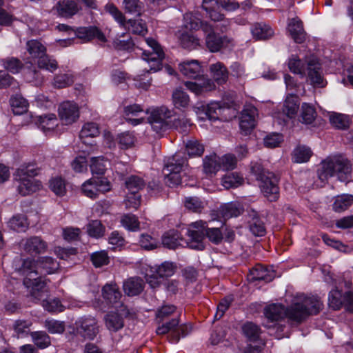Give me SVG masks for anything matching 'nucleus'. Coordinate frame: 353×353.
Wrapping results in <instances>:
<instances>
[{"label": "nucleus", "mask_w": 353, "mask_h": 353, "mask_svg": "<svg viewBox=\"0 0 353 353\" xmlns=\"http://www.w3.org/2000/svg\"><path fill=\"white\" fill-rule=\"evenodd\" d=\"M330 121L334 128L339 130H346L350 127V124L348 116L336 112L330 114Z\"/></svg>", "instance_id": "38"}, {"label": "nucleus", "mask_w": 353, "mask_h": 353, "mask_svg": "<svg viewBox=\"0 0 353 353\" xmlns=\"http://www.w3.org/2000/svg\"><path fill=\"white\" fill-rule=\"evenodd\" d=\"M210 72L214 81L219 85L225 83L228 79V72L226 67L221 62L210 65Z\"/></svg>", "instance_id": "32"}, {"label": "nucleus", "mask_w": 353, "mask_h": 353, "mask_svg": "<svg viewBox=\"0 0 353 353\" xmlns=\"http://www.w3.org/2000/svg\"><path fill=\"white\" fill-rule=\"evenodd\" d=\"M27 50L34 58H39L46 54V47L37 40H31L27 43Z\"/></svg>", "instance_id": "54"}, {"label": "nucleus", "mask_w": 353, "mask_h": 353, "mask_svg": "<svg viewBox=\"0 0 353 353\" xmlns=\"http://www.w3.org/2000/svg\"><path fill=\"white\" fill-rule=\"evenodd\" d=\"M81 7L73 0H63L58 3L59 14L64 17H71L76 14Z\"/></svg>", "instance_id": "29"}, {"label": "nucleus", "mask_w": 353, "mask_h": 353, "mask_svg": "<svg viewBox=\"0 0 353 353\" xmlns=\"http://www.w3.org/2000/svg\"><path fill=\"white\" fill-rule=\"evenodd\" d=\"M108 162L102 157H93L91 159L90 170L93 174L103 175Z\"/></svg>", "instance_id": "53"}, {"label": "nucleus", "mask_w": 353, "mask_h": 353, "mask_svg": "<svg viewBox=\"0 0 353 353\" xmlns=\"http://www.w3.org/2000/svg\"><path fill=\"white\" fill-rule=\"evenodd\" d=\"M245 336L250 341H256L260 333L259 327L252 322H247L242 327Z\"/></svg>", "instance_id": "61"}, {"label": "nucleus", "mask_w": 353, "mask_h": 353, "mask_svg": "<svg viewBox=\"0 0 353 353\" xmlns=\"http://www.w3.org/2000/svg\"><path fill=\"white\" fill-rule=\"evenodd\" d=\"M172 101L176 108H185L190 104V97L183 90L177 88L172 93Z\"/></svg>", "instance_id": "43"}, {"label": "nucleus", "mask_w": 353, "mask_h": 353, "mask_svg": "<svg viewBox=\"0 0 353 353\" xmlns=\"http://www.w3.org/2000/svg\"><path fill=\"white\" fill-rule=\"evenodd\" d=\"M243 177L239 173L232 172L225 174L221 179L222 185L226 188H234L243 183Z\"/></svg>", "instance_id": "39"}, {"label": "nucleus", "mask_w": 353, "mask_h": 353, "mask_svg": "<svg viewBox=\"0 0 353 353\" xmlns=\"http://www.w3.org/2000/svg\"><path fill=\"white\" fill-rule=\"evenodd\" d=\"M187 239L184 240L177 230H172L165 232L162 236V244L164 247L169 249H176L183 245V242L186 244Z\"/></svg>", "instance_id": "25"}, {"label": "nucleus", "mask_w": 353, "mask_h": 353, "mask_svg": "<svg viewBox=\"0 0 353 353\" xmlns=\"http://www.w3.org/2000/svg\"><path fill=\"white\" fill-rule=\"evenodd\" d=\"M75 330L84 339L92 340L98 334L99 327L97 319L92 316H84L75 322Z\"/></svg>", "instance_id": "11"}, {"label": "nucleus", "mask_w": 353, "mask_h": 353, "mask_svg": "<svg viewBox=\"0 0 353 353\" xmlns=\"http://www.w3.org/2000/svg\"><path fill=\"white\" fill-rule=\"evenodd\" d=\"M181 46L189 50L196 48L200 45V40L196 37L190 33H183L179 37Z\"/></svg>", "instance_id": "51"}, {"label": "nucleus", "mask_w": 353, "mask_h": 353, "mask_svg": "<svg viewBox=\"0 0 353 353\" xmlns=\"http://www.w3.org/2000/svg\"><path fill=\"white\" fill-rule=\"evenodd\" d=\"M187 236L188 246L199 250L205 248L203 242L205 236L214 244H219L223 240V234L219 228H209L207 223L201 220L188 225Z\"/></svg>", "instance_id": "2"}, {"label": "nucleus", "mask_w": 353, "mask_h": 353, "mask_svg": "<svg viewBox=\"0 0 353 353\" xmlns=\"http://www.w3.org/2000/svg\"><path fill=\"white\" fill-rule=\"evenodd\" d=\"M30 335L32 338V341L37 347L44 349L50 345V337L46 332H32Z\"/></svg>", "instance_id": "40"}, {"label": "nucleus", "mask_w": 353, "mask_h": 353, "mask_svg": "<svg viewBox=\"0 0 353 353\" xmlns=\"http://www.w3.org/2000/svg\"><path fill=\"white\" fill-rule=\"evenodd\" d=\"M185 148L187 153L190 157L201 156L204 152V146L196 139L188 141Z\"/></svg>", "instance_id": "59"}, {"label": "nucleus", "mask_w": 353, "mask_h": 353, "mask_svg": "<svg viewBox=\"0 0 353 353\" xmlns=\"http://www.w3.org/2000/svg\"><path fill=\"white\" fill-rule=\"evenodd\" d=\"M125 12L134 16H141L143 12V3L139 0H123Z\"/></svg>", "instance_id": "45"}, {"label": "nucleus", "mask_w": 353, "mask_h": 353, "mask_svg": "<svg viewBox=\"0 0 353 353\" xmlns=\"http://www.w3.org/2000/svg\"><path fill=\"white\" fill-rule=\"evenodd\" d=\"M8 226L10 229L17 232H25L28 228V223L24 216L17 215L10 219Z\"/></svg>", "instance_id": "50"}, {"label": "nucleus", "mask_w": 353, "mask_h": 353, "mask_svg": "<svg viewBox=\"0 0 353 353\" xmlns=\"http://www.w3.org/2000/svg\"><path fill=\"white\" fill-rule=\"evenodd\" d=\"M175 266L173 263L165 261L157 267L150 268V272H155L159 278L170 276L174 273Z\"/></svg>", "instance_id": "48"}, {"label": "nucleus", "mask_w": 353, "mask_h": 353, "mask_svg": "<svg viewBox=\"0 0 353 353\" xmlns=\"http://www.w3.org/2000/svg\"><path fill=\"white\" fill-rule=\"evenodd\" d=\"M77 37L84 42L89 41L94 38L101 42H105L106 38L104 34L97 27H81L74 32Z\"/></svg>", "instance_id": "19"}, {"label": "nucleus", "mask_w": 353, "mask_h": 353, "mask_svg": "<svg viewBox=\"0 0 353 353\" xmlns=\"http://www.w3.org/2000/svg\"><path fill=\"white\" fill-rule=\"evenodd\" d=\"M228 108H225L219 102H212L209 103L207 107L200 112V109L198 108L196 113L199 117L202 119H208L209 120H216L219 117L227 110Z\"/></svg>", "instance_id": "18"}, {"label": "nucleus", "mask_w": 353, "mask_h": 353, "mask_svg": "<svg viewBox=\"0 0 353 353\" xmlns=\"http://www.w3.org/2000/svg\"><path fill=\"white\" fill-rule=\"evenodd\" d=\"M88 233L90 236L99 238L104 234V228L99 220H93L87 225Z\"/></svg>", "instance_id": "60"}, {"label": "nucleus", "mask_w": 353, "mask_h": 353, "mask_svg": "<svg viewBox=\"0 0 353 353\" xmlns=\"http://www.w3.org/2000/svg\"><path fill=\"white\" fill-rule=\"evenodd\" d=\"M43 307L49 312H61L64 311L65 307L57 299H51L49 300H43L41 303Z\"/></svg>", "instance_id": "56"}, {"label": "nucleus", "mask_w": 353, "mask_h": 353, "mask_svg": "<svg viewBox=\"0 0 353 353\" xmlns=\"http://www.w3.org/2000/svg\"><path fill=\"white\" fill-rule=\"evenodd\" d=\"M121 223L125 229L130 231H137L140 228V223L137 217L130 214L123 215L121 219Z\"/></svg>", "instance_id": "57"}, {"label": "nucleus", "mask_w": 353, "mask_h": 353, "mask_svg": "<svg viewBox=\"0 0 353 353\" xmlns=\"http://www.w3.org/2000/svg\"><path fill=\"white\" fill-rule=\"evenodd\" d=\"M10 104L15 114H21L28 110V103L21 96L16 95L12 97Z\"/></svg>", "instance_id": "49"}, {"label": "nucleus", "mask_w": 353, "mask_h": 353, "mask_svg": "<svg viewBox=\"0 0 353 353\" xmlns=\"http://www.w3.org/2000/svg\"><path fill=\"white\" fill-rule=\"evenodd\" d=\"M205 24L209 23L206 21H201L192 13H186L184 15V25L188 29L194 30L201 29L203 32V26Z\"/></svg>", "instance_id": "46"}, {"label": "nucleus", "mask_w": 353, "mask_h": 353, "mask_svg": "<svg viewBox=\"0 0 353 353\" xmlns=\"http://www.w3.org/2000/svg\"><path fill=\"white\" fill-rule=\"evenodd\" d=\"M44 327L50 334H62L65 331V323L52 319H46Z\"/></svg>", "instance_id": "55"}, {"label": "nucleus", "mask_w": 353, "mask_h": 353, "mask_svg": "<svg viewBox=\"0 0 353 353\" xmlns=\"http://www.w3.org/2000/svg\"><path fill=\"white\" fill-rule=\"evenodd\" d=\"M203 172L208 176L215 174L221 168L219 157L216 154L206 156L203 159Z\"/></svg>", "instance_id": "34"}, {"label": "nucleus", "mask_w": 353, "mask_h": 353, "mask_svg": "<svg viewBox=\"0 0 353 353\" xmlns=\"http://www.w3.org/2000/svg\"><path fill=\"white\" fill-rule=\"evenodd\" d=\"M91 261L96 268H100L109 263L108 253L105 250L98 251L91 254Z\"/></svg>", "instance_id": "63"}, {"label": "nucleus", "mask_w": 353, "mask_h": 353, "mask_svg": "<svg viewBox=\"0 0 353 353\" xmlns=\"http://www.w3.org/2000/svg\"><path fill=\"white\" fill-rule=\"evenodd\" d=\"M58 112L60 119L65 125L73 123L79 117V107L71 101H65L60 104Z\"/></svg>", "instance_id": "16"}, {"label": "nucleus", "mask_w": 353, "mask_h": 353, "mask_svg": "<svg viewBox=\"0 0 353 353\" xmlns=\"http://www.w3.org/2000/svg\"><path fill=\"white\" fill-rule=\"evenodd\" d=\"M179 70L183 75L189 78H196L201 72L199 63L194 60L180 63Z\"/></svg>", "instance_id": "33"}, {"label": "nucleus", "mask_w": 353, "mask_h": 353, "mask_svg": "<svg viewBox=\"0 0 353 353\" xmlns=\"http://www.w3.org/2000/svg\"><path fill=\"white\" fill-rule=\"evenodd\" d=\"M258 115L257 109L251 104H247L244 106L240 118V128L248 134L255 126V119Z\"/></svg>", "instance_id": "17"}, {"label": "nucleus", "mask_w": 353, "mask_h": 353, "mask_svg": "<svg viewBox=\"0 0 353 353\" xmlns=\"http://www.w3.org/2000/svg\"><path fill=\"white\" fill-rule=\"evenodd\" d=\"M205 44L212 52L219 51L222 48L227 46L230 42V39L225 36H221L214 32V28L210 24H205L203 26Z\"/></svg>", "instance_id": "12"}, {"label": "nucleus", "mask_w": 353, "mask_h": 353, "mask_svg": "<svg viewBox=\"0 0 353 353\" xmlns=\"http://www.w3.org/2000/svg\"><path fill=\"white\" fill-rule=\"evenodd\" d=\"M38 59V66L41 69H45L51 72H54L58 68V63L57 61L46 54H43Z\"/></svg>", "instance_id": "58"}, {"label": "nucleus", "mask_w": 353, "mask_h": 353, "mask_svg": "<svg viewBox=\"0 0 353 353\" xmlns=\"http://www.w3.org/2000/svg\"><path fill=\"white\" fill-rule=\"evenodd\" d=\"M99 125L96 123L88 122L83 125L79 132V138L83 143L86 144L87 142L85 139L87 138L96 137L99 136Z\"/></svg>", "instance_id": "37"}, {"label": "nucleus", "mask_w": 353, "mask_h": 353, "mask_svg": "<svg viewBox=\"0 0 353 353\" xmlns=\"http://www.w3.org/2000/svg\"><path fill=\"white\" fill-rule=\"evenodd\" d=\"M299 110V99L295 94H289L283 105L282 112L289 119L295 118Z\"/></svg>", "instance_id": "27"}, {"label": "nucleus", "mask_w": 353, "mask_h": 353, "mask_svg": "<svg viewBox=\"0 0 353 353\" xmlns=\"http://www.w3.org/2000/svg\"><path fill=\"white\" fill-rule=\"evenodd\" d=\"M172 115L171 111L165 106L154 109L148 118V123L157 133L165 130L167 127V119Z\"/></svg>", "instance_id": "15"}, {"label": "nucleus", "mask_w": 353, "mask_h": 353, "mask_svg": "<svg viewBox=\"0 0 353 353\" xmlns=\"http://www.w3.org/2000/svg\"><path fill=\"white\" fill-rule=\"evenodd\" d=\"M179 321L177 318L172 319L170 321L159 326L157 328V334H165L170 331H172L173 340L176 342L179 340V332H181L183 336H185V330L187 328L185 326H180L176 328L179 325Z\"/></svg>", "instance_id": "20"}, {"label": "nucleus", "mask_w": 353, "mask_h": 353, "mask_svg": "<svg viewBox=\"0 0 353 353\" xmlns=\"http://www.w3.org/2000/svg\"><path fill=\"white\" fill-rule=\"evenodd\" d=\"M144 41L150 48V50L144 49L142 52L143 59L150 65L148 72L149 70L157 72L161 68V62L165 57L164 52L155 39L148 37L145 38Z\"/></svg>", "instance_id": "7"}, {"label": "nucleus", "mask_w": 353, "mask_h": 353, "mask_svg": "<svg viewBox=\"0 0 353 353\" xmlns=\"http://www.w3.org/2000/svg\"><path fill=\"white\" fill-rule=\"evenodd\" d=\"M352 171V165L350 161L345 157L339 156L323 161L318 174L323 181L332 176H336L339 180L344 181L350 177Z\"/></svg>", "instance_id": "4"}, {"label": "nucleus", "mask_w": 353, "mask_h": 353, "mask_svg": "<svg viewBox=\"0 0 353 353\" xmlns=\"http://www.w3.org/2000/svg\"><path fill=\"white\" fill-rule=\"evenodd\" d=\"M105 10L108 12L114 19L123 28H128L132 33L143 35L147 32L145 24L130 19L125 21V19L123 13L112 3H108L105 6Z\"/></svg>", "instance_id": "9"}, {"label": "nucleus", "mask_w": 353, "mask_h": 353, "mask_svg": "<svg viewBox=\"0 0 353 353\" xmlns=\"http://www.w3.org/2000/svg\"><path fill=\"white\" fill-rule=\"evenodd\" d=\"M288 68L294 74L302 76L307 75V81L316 88H323L327 81L322 74L321 64L315 58L310 59L307 62L306 72L301 61L296 56L292 55L288 61Z\"/></svg>", "instance_id": "3"}, {"label": "nucleus", "mask_w": 353, "mask_h": 353, "mask_svg": "<svg viewBox=\"0 0 353 353\" xmlns=\"http://www.w3.org/2000/svg\"><path fill=\"white\" fill-rule=\"evenodd\" d=\"M110 190V182L105 178L92 177L81 185L82 193L91 199H96L100 194H104Z\"/></svg>", "instance_id": "10"}, {"label": "nucleus", "mask_w": 353, "mask_h": 353, "mask_svg": "<svg viewBox=\"0 0 353 353\" xmlns=\"http://www.w3.org/2000/svg\"><path fill=\"white\" fill-rule=\"evenodd\" d=\"M328 305L334 310L344 305L347 310L353 312V293L347 292L342 294L341 291L334 288L329 294Z\"/></svg>", "instance_id": "13"}, {"label": "nucleus", "mask_w": 353, "mask_h": 353, "mask_svg": "<svg viewBox=\"0 0 353 353\" xmlns=\"http://www.w3.org/2000/svg\"><path fill=\"white\" fill-rule=\"evenodd\" d=\"M106 328L111 332H116L124 326L123 317L117 313H108L104 317Z\"/></svg>", "instance_id": "30"}, {"label": "nucleus", "mask_w": 353, "mask_h": 353, "mask_svg": "<svg viewBox=\"0 0 353 353\" xmlns=\"http://www.w3.org/2000/svg\"><path fill=\"white\" fill-rule=\"evenodd\" d=\"M23 249L29 254H41L47 250V243L39 236H32L25 240Z\"/></svg>", "instance_id": "24"}, {"label": "nucleus", "mask_w": 353, "mask_h": 353, "mask_svg": "<svg viewBox=\"0 0 353 353\" xmlns=\"http://www.w3.org/2000/svg\"><path fill=\"white\" fill-rule=\"evenodd\" d=\"M310 148L305 145L297 146L293 151L292 159L295 163H305L309 161L312 156Z\"/></svg>", "instance_id": "44"}, {"label": "nucleus", "mask_w": 353, "mask_h": 353, "mask_svg": "<svg viewBox=\"0 0 353 353\" xmlns=\"http://www.w3.org/2000/svg\"><path fill=\"white\" fill-rule=\"evenodd\" d=\"M353 203V196L351 194H342L337 196L333 203V210L341 212L347 210Z\"/></svg>", "instance_id": "42"}, {"label": "nucleus", "mask_w": 353, "mask_h": 353, "mask_svg": "<svg viewBox=\"0 0 353 353\" xmlns=\"http://www.w3.org/2000/svg\"><path fill=\"white\" fill-rule=\"evenodd\" d=\"M39 127L44 132L53 130L57 126L56 115L50 114L48 115L40 116L39 118Z\"/></svg>", "instance_id": "47"}, {"label": "nucleus", "mask_w": 353, "mask_h": 353, "mask_svg": "<svg viewBox=\"0 0 353 353\" xmlns=\"http://www.w3.org/2000/svg\"><path fill=\"white\" fill-rule=\"evenodd\" d=\"M322 306L321 301L316 296L298 294L293 298L291 305L287 308L278 303L267 306L265 315L272 321L286 316L290 321L300 323L310 315L319 313Z\"/></svg>", "instance_id": "1"}, {"label": "nucleus", "mask_w": 353, "mask_h": 353, "mask_svg": "<svg viewBox=\"0 0 353 353\" xmlns=\"http://www.w3.org/2000/svg\"><path fill=\"white\" fill-rule=\"evenodd\" d=\"M19 181L18 191L22 196L30 194L41 187V183L34 178L19 176Z\"/></svg>", "instance_id": "23"}, {"label": "nucleus", "mask_w": 353, "mask_h": 353, "mask_svg": "<svg viewBox=\"0 0 353 353\" xmlns=\"http://www.w3.org/2000/svg\"><path fill=\"white\" fill-rule=\"evenodd\" d=\"M59 263L50 256L39 257L37 260L26 259L23 261L21 271L22 274L34 273L35 276L50 274L59 269Z\"/></svg>", "instance_id": "6"}, {"label": "nucleus", "mask_w": 353, "mask_h": 353, "mask_svg": "<svg viewBox=\"0 0 353 353\" xmlns=\"http://www.w3.org/2000/svg\"><path fill=\"white\" fill-rule=\"evenodd\" d=\"M23 274L25 276L23 284L28 288H31L30 294L34 299L41 300L45 295L48 294L46 281L35 276L34 273Z\"/></svg>", "instance_id": "14"}, {"label": "nucleus", "mask_w": 353, "mask_h": 353, "mask_svg": "<svg viewBox=\"0 0 353 353\" xmlns=\"http://www.w3.org/2000/svg\"><path fill=\"white\" fill-rule=\"evenodd\" d=\"M288 31L296 43H301L305 39L302 21L298 18H293L288 23Z\"/></svg>", "instance_id": "26"}, {"label": "nucleus", "mask_w": 353, "mask_h": 353, "mask_svg": "<svg viewBox=\"0 0 353 353\" xmlns=\"http://www.w3.org/2000/svg\"><path fill=\"white\" fill-rule=\"evenodd\" d=\"M251 171L259 182V187L263 195L270 201H276L279 195V179L276 176L265 170L261 164L257 162L252 163Z\"/></svg>", "instance_id": "5"}, {"label": "nucleus", "mask_w": 353, "mask_h": 353, "mask_svg": "<svg viewBox=\"0 0 353 353\" xmlns=\"http://www.w3.org/2000/svg\"><path fill=\"white\" fill-rule=\"evenodd\" d=\"M250 230L253 234L258 236L265 235L266 231L263 222L256 216L250 221Z\"/></svg>", "instance_id": "64"}, {"label": "nucleus", "mask_w": 353, "mask_h": 353, "mask_svg": "<svg viewBox=\"0 0 353 353\" xmlns=\"http://www.w3.org/2000/svg\"><path fill=\"white\" fill-rule=\"evenodd\" d=\"M145 185L144 180L138 176H131L125 181V186L129 192L139 193Z\"/></svg>", "instance_id": "52"}, {"label": "nucleus", "mask_w": 353, "mask_h": 353, "mask_svg": "<svg viewBox=\"0 0 353 353\" xmlns=\"http://www.w3.org/2000/svg\"><path fill=\"white\" fill-rule=\"evenodd\" d=\"M251 32L253 37L259 40L268 39L274 34L273 30L269 26L262 23L254 24Z\"/></svg>", "instance_id": "36"}, {"label": "nucleus", "mask_w": 353, "mask_h": 353, "mask_svg": "<svg viewBox=\"0 0 353 353\" xmlns=\"http://www.w3.org/2000/svg\"><path fill=\"white\" fill-rule=\"evenodd\" d=\"M185 163V159L177 154L168 161L164 168L168 172L165 176V183L168 186L174 187L181 183V172L183 170Z\"/></svg>", "instance_id": "8"}, {"label": "nucleus", "mask_w": 353, "mask_h": 353, "mask_svg": "<svg viewBox=\"0 0 353 353\" xmlns=\"http://www.w3.org/2000/svg\"><path fill=\"white\" fill-rule=\"evenodd\" d=\"M316 117L315 108L307 103H303L301 105L300 121L304 124H311Z\"/></svg>", "instance_id": "41"}, {"label": "nucleus", "mask_w": 353, "mask_h": 353, "mask_svg": "<svg viewBox=\"0 0 353 353\" xmlns=\"http://www.w3.org/2000/svg\"><path fill=\"white\" fill-rule=\"evenodd\" d=\"M243 212L242 205L237 202H230L221 206V213L225 219L236 217Z\"/></svg>", "instance_id": "35"}, {"label": "nucleus", "mask_w": 353, "mask_h": 353, "mask_svg": "<svg viewBox=\"0 0 353 353\" xmlns=\"http://www.w3.org/2000/svg\"><path fill=\"white\" fill-rule=\"evenodd\" d=\"M102 291L103 298L117 307L121 298L119 287L116 284H108L103 288Z\"/></svg>", "instance_id": "31"}, {"label": "nucleus", "mask_w": 353, "mask_h": 353, "mask_svg": "<svg viewBox=\"0 0 353 353\" xmlns=\"http://www.w3.org/2000/svg\"><path fill=\"white\" fill-rule=\"evenodd\" d=\"M1 61L5 69L12 74L18 73L23 67L21 61L17 58H8L3 59Z\"/></svg>", "instance_id": "62"}, {"label": "nucleus", "mask_w": 353, "mask_h": 353, "mask_svg": "<svg viewBox=\"0 0 353 353\" xmlns=\"http://www.w3.org/2000/svg\"><path fill=\"white\" fill-rule=\"evenodd\" d=\"M274 271L258 265L250 271L248 279L250 281H263L265 283H269L274 279Z\"/></svg>", "instance_id": "22"}, {"label": "nucleus", "mask_w": 353, "mask_h": 353, "mask_svg": "<svg viewBox=\"0 0 353 353\" xmlns=\"http://www.w3.org/2000/svg\"><path fill=\"white\" fill-rule=\"evenodd\" d=\"M144 283L139 277H132L123 283V290L130 296L139 294L143 290Z\"/></svg>", "instance_id": "28"}, {"label": "nucleus", "mask_w": 353, "mask_h": 353, "mask_svg": "<svg viewBox=\"0 0 353 353\" xmlns=\"http://www.w3.org/2000/svg\"><path fill=\"white\" fill-rule=\"evenodd\" d=\"M143 112V109L138 104L129 105L123 108V117L128 122L133 125H137L143 122V117H139Z\"/></svg>", "instance_id": "21"}]
</instances>
